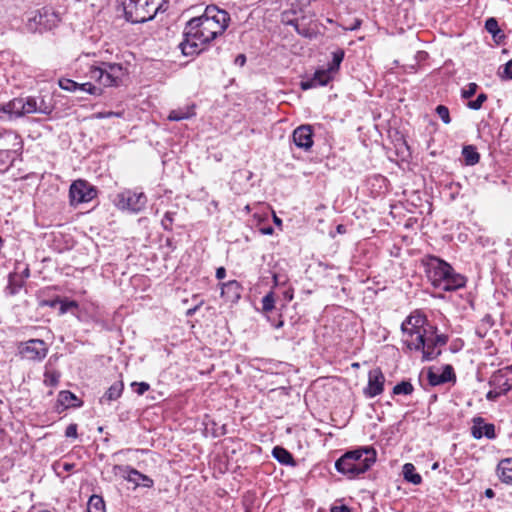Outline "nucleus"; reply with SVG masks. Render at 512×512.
<instances>
[{
    "label": "nucleus",
    "instance_id": "1",
    "mask_svg": "<svg viewBox=\"0 0 512 512\" xmlns=\"http://www.w3.org/2000/svg\"><path fill=\"white\" fill-rule=\"evenodd\" d=\"M230 21L229 14L214 5L207 6L204 13L192 18L184 29V39L179 48L185 56H193L201 51L200 46L210 43L222 35Z\"/></svg>",
    "mask_w": 512,
    "mask_h": 512
},
{
    "label": "nucleus",
    "instance_id": "2",
    "mask_svg": "<svg viewBox=\"0 0 512 512\" xmlns=\"http://www.w3.org/2000/svg\"><path fill=\"white\" fill-rule=\"evenodd\" d=\"M426 274L435 288L454 291L465 286L466 278L454 271L446 261L430 256L426 262Z\"/></svg>",
    "mask_w": 512,
    "mask_h": 512
},
{
    "label": "nucleus",
    "instance_id": "3",
    "mask_svg": "<svg viewBox=\"0 0 512 512\" xmlns=\"http://www.w3.org/2000/svg\"><path fill=\"white\" fill-rule=\"evenodd\" d=\"M376 450L373 447H360L348 451L335 463L336 470L350 479L368 471L376 462Z\"/></svg>",
    "mask_w": 512,
    "mask_h": 512
},
{
    "label": "nucleus",
    "instance_id": "4",
    "mask_svg": "<svg viewBox=\"0 0 512 512\" xmlns=\"http://www.w3.org/2000/svg\"><path fill=\"white\" fill-rule=\"evenodd\" d=\"M167 2V0H121L125 19L133 24L152 20L159 11H165Z\"/></svg>",
    "mask_w": 512,
    "mask_h": 512
},
{
    "label": "nucleus",
    "instance_id": "5",
    "mask_svg": "<svg viewBox=\"0 0 512 512\" xmlns=\"http://www.w3.org/2000/svg\"><path fill=\"white\" fill-rule=\"evenodd\" d=\"M60 18L50 7H43L33 11L27 17L25 28L30 33H42L57 26Z\"/></svg>",
    "mask_w": 512,
    "mask_h": 512
},
{
    "label": "nucleus",
    "instance_id": "6",
    "mask_svg": "<svg viewBox=\"0 0 512 512\" xmlns=\"http://www.w3.org/2000/svg\"><path fill=\"white\" fill-rule=\"evenodd\" d=\"M97 196V189L88 181L78 179L72 182L69 189V199L72 206L92 201Z\"/></svg>",
    "mask_w": 512,
    "mask_h": 512
},
{
    "label": "nucleus",
    "instance_id": "7",
    "mask_svg": "<svg viewBox=\"0 0 512 512\" xmlns=\"http://www.w3.org/2000/svg\"><path fill=\"white\" fill-rule=\"evenodd\" d=\"M147 203V197L143 192L126 190L119 193L115 199V205L121 210H128L133 213L142 211Z\"/></svg>",
    "mask_w": 512,
    "mask_h": 512
},
{
    "label": "nucleus",
    "instance_id": "8",
    "mask_svg": "<svg viewBox=\"0 0 512 512\" xmlns=\"http://www.w3.org/2000/svg\"><path fill=\"white\" fill-rule=\"evenodd\" d=\"M403 342L408 349L421 351L423 361L434 360L441 354V351L437 350V345L432 340V337H428L427 334H419L417 339H404Z\"/></svg>",
    "mask_w": 512,
    "mask_h": 512
},
{
    "label": "nucleus",
    "instance_id": "9",
    "mask_svg": "<svg viewBox=\"0 0 512 512\" xmlns=\"http://www.w3.org/2000/svg\"><path fill=\"white\" fill-rule=\"evenodd\" d=\"M426 322V316L419 311L411 313L401 324V331L406 337L405 339L413 340L414 336L417 339L419 334H427Z\"/></svg>",
    "mask_w": 512,
    "mask_h": 512
},
{
    "label": "nucleus",
    "instance_id": "10",
    "mask_svg": "<svg viewBox=\"0 0 512 512\" xmlns=\"http://www.w3.org/2000/svg\"><path fill=\"white\" fill-rule=\"evenodd\" d=\"M18 350L22 358L30 361H42L48 353L47 344L41 339H30L21 342Z\"/></svg>",
    "mask_w": 512,
    "mask_h": 512
},
{
    "label": "nucleus",
    "instance_id": "11",
    "mask_svg": "<svg viewBox=\"0 0 512 512\" xmlns=\"http://www.w3.org/2000/svg\"><path fill=\"white\" fill-rule=\"evenodd\" d=\"M489 386L500 389L504 394L512 389V365L495 371L489 379Z\"/></svg>",
    "mask_w": 512,
    "mask_h": 512
},
{
    "label": "nucleus",
    "instance_id": "12",
    "mask_svg": "<svg viewBox=\"0 0 512 512\" xmlns=\"http://www.w3.org/2000/svg\"><path fill=\"white\" fill-rule=\"evenodd\" d=\"M385 377L380 368H375L368 373V385L364 388V395L368 398L376 397L384 390Z\"/></svg>",
    "mask_w": 512,
    "mask_h": 512
},
{
    "label": "nucleus",
    "instance_id": "13",
    "mask_svg": "<svg viewBox=\"0 0 512 512\" xmlns=\"http://www.w3.org/2000/svg\"><path fill=\"white\" fill-rule=\"evenodd\" d=\"M294 144L305 151L313 146V130L311 125H301L297 127L292 134Z\"/></svg>",
    "mask_w": 512,
    "mask_h": 512
},
{
    "label": "nucleus",
    "instance_id": "14",
    "mask_svg": "<svg viewBox=\"0 0 512 512\" xmlns=\"http://www.w3.org/2000/svg\"><path fill=\"white\" fill-rule=\"evenodd\" d=\"M334 75L335 73L330 71L328 67L326 69L317 70L312 78L301 82V88L303 90H308L319 86H325L333 79Z\"/></svg>",
    "mask_w": 512,
    "mask_h": 512
},
{
    "label": "nucleus",
    "instance_id": "15",
    "mask_svg": "<svg viewBox=\"0 0 512 512\" xmlns=\"http://www.w3.org/2000/svg\"><path fill=\"white\" fill-rule=\"evenodd\" d=\"M471 434L475 439H481L484 436L488 439H494L496 437L495 426L491 423H486L481 417H476L473 419Z\"/></svg>",
    "mask_w": 512,
    "mask_h": 512
},
{
    "label": "nucleus",
    "instance_id": "16",
    "mask_svg": "<svg viewBox=\"0 0 512 512\" xmlns=\"http://www.w3.org/2000/svg\"><path fill=\"white\" fill-rule=\"evenodd\" d=\"M455 380L456 375L451 365L444 366L441 372H436L433 371L432 369L428 371V381L429 384L432 386H437Z\"/></svg>",
    "mask_w": 512,
    "mask_h": 512
},
{
    "label": "nucleus",
    "instance_id": "17",
    "mask_svg": "<svg viewBox=\"0 0 512 512\" xmlns=\"http://www.w3.org/2000/svg\"><path fill=\"white\" fill-rule=\"evenodd\" d=\"M242 287L236 280H231L221 285V296L227 301L234 303L241 297Z\"/></svg>",
    "mask_w": 512,
    "mask_h": 512
},
{
    "label": "nucleus",
    "instance_id": "18",
    "mask_svg": "<svg viewBox=\"0 0 512 512\" xmlns=\"http://www.w3.org/2000/svg\"><path fill=\"white\" fill-rule=\"evenodd\" d=\"M90 78L99 82L104 87L118 86L119 83L114 78H110V73L102 67H92L90 70Z\"/></svg>",
    "mask_w": 512,
    "mask_h": 512
},
{
    "label": "nucleus",
    "instance_id": "19",
    "mask_svg": "<svg viewBox=\"0 0 512 512\" xmlns=\"http://www.w3.org/2000/svg\"><path fill=\"white\" fill-rule=\"evenodd\" d=\"M24 105L21 98H14L5 105L0 106V120L3 119L2 114H7L9 119L12 117H21L24 115Z\"/></svg>",
    "mask_w": 512,
    "mask_h": 512
},
{
    "label": "nucleus",
    "instance_id": "20",
    "mask_svg": "<svg viewBox=\"0 0 512 512\" xmlns=\"http://www.w3.org/2000/svg\"><path fill=\"white\" fill-rule=\"evenodd\" d=\"M24 283V276L22 274L18 273V271L11 272L8 276V284L5 291L8 295L14 296L19 293Z\"/></svg>",
    "mask_w": 512,
    "mask_h": 512
},
{
    "label": "nucleus",
    "instance_id": "21",
    "mask_svg": "<svg viewBox=\"0 0 512 512\" xmlns=\"http://www.w3.org/2000/svg\"><path fill=\"white\" fill-rule=\"evenodd\" d=\"M497 472L500 480L512 486V458H506L499 462Z\"/></svg>",
    "mask_w": 512,
    "mask_h": 512
},
{
    "label": "nucleus",
    "instance_id": "22",
    "mask_svg": "<svg viewBox=\"0 0 512 512\" xmlns=\"http://www.w3.org/2000/svg\"><path fill=\"white\" fill-rule=\"evenodd\" d=\"M195 115L194 106H184L177 109H173L169 112L168 120L170 121H181L189 119Z\"/></svg>",
    "mask_w": 512,
    "mask_h": 512
},
{
    "label": "nucleus",
    "instance_id": "23",
    "mask_svg": "<svg viewBox=\"0 0 512 512\" xmlns=\"http://www.w3.org/2000/svg\"><path fill=\"white\" fill-rule=\"evenodd\" d=\"M130 474L131 477H129L128 481L134 483L136 486L151 488L154 485V481L150 477L142 474L134 468H132Z\"/></svg>",
    "mask_w": 512,
    "mask_h": 512
},
{
    "label": "nucleus",
    "instance_id": "24",
    "mask_svg": "<svg viewBox=\"0 0 512 512\" xmlns=\"http://www.w3.org/2000/svg\"><path fill=\"white\" fill-rule=\"evenodd\" d=\"M272 455L281 464H285V465H294L295 464L292 454L283 447H280V446L274 447L272 450Z\"/></svg>",
    "mask_w": 512,
    "mask_h": 512
},
{
    "label": "nucleus",
    "instance_id": "25",
    "mask_svg": "<svg viewBox=\"0 0 512 512\" xmlns=\"http://www.w3.org/2000/svg\"><path fill=\"white\" fill-rule=\"evenodd\" d=\"M403 477L406 481L419 485L422 482V477L416 472L415 466L412 463H406L403 466Z\"/></svg>",
    "mask_w": 512,
    "mask_h": 512
},
{
    "label": "nucleus",
    "instance_id": "26",
    "mask_svg": "<svg viewBox=\"0 0 512 512\" xmlns=\"http://www.w3.org/2000/svg\"><path fill=\"white\" fill-rule=\"evenodd\" d=\"M462 156L466 165L473 166L480 160V154L472 145L464 146L462 149Z\"/></svg>",
    "mask_w": 512,
    "mask_h": 512
},
{
    "label": "nucleus",
    "instance_id": "27",
    "mask_svg": "<svg viewBox=\"0 0 512 512\" xmlns=\"http://www.w3.org/2000/svg\"><path fill=\"white\" fill-rule=\"evenodd\" d=\"M103 66L110 73V78H114L120 84L126 73L125 68L119 63H103Z\"/></svg>",
    "mask_w": 512,
    "mask_h": 512
},
{
    "label": "nucleus",
    "instance_id": "28",
    "mask_svg": "<svg viewBox=\"0 0 512 512\" xmlns=\"http://www.w3.org/2000/svg\"><path fill=\"white\" fill-rule=\"evenodd\" d=\"M123 383L121 381L115 382L112 384L109 389L105 392L104 396L102 397L101 401H113L118 399L123 391Z\"/></svg>",
    "mask_w": 512,
    "mask_h": 512
},
{
    "label": "nucleus",
    "instance_id": "29",
    "mask_svg": "<svg viewBox=\"0 0 512 512\" xmlns=\"http://www.w3.org/2000/svg\"><path fill=\"white\" fill-rule=\"evenodd\" d=\"M60 377L61 373L59 371L50 369L49 365L46 364L43 380L46 386L56 387L59 384Z\"/></svg>",
    "mask_w": 512,
    "mask_h": 512
},
{
    "label": "nucleus",
    "instance_id": "30",
    "mask_svg": "<svg viewBox=\"0 0 512 512\" xmlns=\"http://www.w3.org/2000/svg\"><path fill=\"white\" fill-rule=\"evenodd\" d=\"M87 512H105L103 498L98 495H92L87 503Z\"/></svg>",
    "mask_w": 512,
    "mask_h": 512
},
{
    "label": "nucleus",
    "instance_id": "31",
    "mask_svg": "<svg viewBox=\"0 0 512 512\" xmlns=\"http://www.w3.org/2000/svg\"><path fill=\"white\" fill-rule=\"evenodd\" d=\"M74 401H78V398L70 391L64 390L58 395V402L65 407L79 406V404H74Z\"/></svg>",
    "mask_w": 512,
    "mask_h": 512
},
{
    "label": "nucleus",
    "instance_id": "32",
    "mask_svg": "<svg viewBox=\"0 0 512 512\" xmlns=\"http://www.w3.org/2000/svg\"><path fill=\"white\" fill-rule=\"evenodd\" d=\"M485 29L492 34L494 39L502 38L504 35L502 34L501 29L498 26V22L495 18H488L485 22Z\"/></svg>",
    "mask_w": 512,
    "mask_h": 512
},
{
    "label": "nucleus",
    "instance_id": "33",
    "mask_svg": "<svg viewBox=\"0 0 512 512\" xmlns=\"http://www.w3.org/2000/svg\"><path fill=\"white\" fill-rule=\"evenodd\" d=\"M413 385L408 381H402L394 386L393 394L395 395H410L413 392Z\"/></svg>",
    "mask_w": 512,
    "mask_h": 512
},
{
    "label": "nucleus",
    "instance_id": "34",
    "mask_svg": "<svg viewBox=\"0 0 512 512\" xmlns=\"http://www.w3.org/2000/svg\"><path fill=\"white\" fill-rule=\"evenodd\" d=\"M344 58V51L343 50H337L333 52V59L332 62L328 64V68L330 71L334 72L335 74L338 72L341 62Z\"/></svg>",
    "mask_w": 512,
    "mask_h": 512
},
{
    "label": "nucleus",
    "instance_id": "35",
    "mask_svg": "<svg viewBox=\"0 0 512 512\" xmlns=\"http://www.w3.org/2000/svg\"><path fill=\"white\" fill-rule=\"evenodd\" d=\"M131 470H132V467H130L128 465H114L112 467V473L115 476L126 479L127 481L129 479V477H131V474H130Z\"/></svg>",
    "mask_w": 512,
    "mask_h": 512
},
{
    "label": "nucleus",
    "instance_id": "36",
    "mask_svg": "<svg viewBox=\"0 0 512 512\" xmlns=\"http://www.w3.org/2000/svg\"><path fill=\"white\" fill-rule=\"evenodd\" d=\"M22 102L24 105V115L37 113V99L33 97H25L22 98Z\"/></svg>",
    "mask_w": 512,
    "mask_h": 512
},
{
    "label": "nucleus",
    "instance_id": "37",
    "mask_svg": "<svg viewBox=\"0 0 512 512\" xmlns=\"http://www.w3.org/2000/svg\"><path fill=\"white\" fill-rule=\"evenodd\" d=\"M262 310L263 312H270L275 307V297L273 292H269L262 298Z\"/></svg>",
    "mask_w": 512,
    "mask_h": 512
},
{
    "label": "nucleus",
    "instance_id": "38",
    "mask_svg": "<svg viewBox=\"0 0 512 512\" xmlns=\"http://www.w3.org/2000/svg\"><path fill=\"white\" fill-rule=\"evenodd\" d=\"M60 308H59V314L63 315L67 313L71 309H77L79 307L78 303L74 300H67V299H61L59 302Z\"/></svg>",
    "mask_w": 512,
    "mask_h": 512
},
{
    "label": "nucleus",
    "instance_id": "39",
    "mask_svg": "<svg viewBox=\"0 0 512 512\" xmlns=\"http://www.w3.org/2000/svg\"><path fill=\"white\" fill-rule=\"evenodd\" d=\"M58 84L61 89L69 92H75L78 90V83L68 78L59 79Z\"/></svg>",
    "mask_w": 512,
    "mask_h": 512
},
{
    "label": "nucleus",
    "instance_id": "40",
    "mask_svg": "<svg viewBox=\"0 0 512 512\" xmlns=\"http://www.w3.org/2000/svg\"><path fill=\"white\" fill-rule=\"evenodd\" d=\"M175 215H176V212H173V211H167L164 214V217L161 220V225H162L164 230H166V231H171L172 230V225H173V222H174Z\"/></svg>",
    "mask_w": 512,
    "mask_h": 512
},
{
    "label": "nucleus",
    "instance_id": "41",
    "mask_svg": "<svg viewBox=\"0 0 512 512\" xmlns=\"http://www.w3.org/2000/svg\"><path fill=\"white\" fill-rule=\"evenodd\" d=\"M78 90L87 92L91 95H101L102 89L99 87H96L95 85L87 82L83 84H78Z\"/></svg>",
    "mask_w": 512,
    "mask_h": 512
},
{
    "label": "nucleus",
    "instance_id": "42",
    "mask_svg": "<svg viewBox=\"0 0 512 512\" xmlns=\"http://www.w3.org/2000/svg\"><path fill=\"white\" fill-rule=\"evenodd\" d=\"M53 105L50 102H46L44 98L37 101V113L49 115L53 111Z\"/></svg>",
    "mask_w": 512,
    "mask_h": 512
},
{
    "label": "nucleus",
    "instance_id": "43",
    "mask_svg": "<svg viewBox=\"0 0 512 512\" xmlns=\"http://www.w3.org/2000/svg\"><path fill=\"white\" fill-rule=\"evenodd\" d=\"M486 100L487 95L485 93H480L475 100L469 101L467 106L472 110H479Z\"/></svg>",
    "mask_w": 512,
    "mask_h": 512
},
{
    "label": "nucleus",
    "instance_id": "44",
    "mask_svg": "<svg viewBox=\"0 0 512 512\" xmlns=\"http://www.w3.org/2000/svg\"><path fill=\"white\" fill-rule=\"evenodd\" d=\"M436 113L441 118L443 123L449 124L451 122L449 109L444 105H438L436 107Z\"/></svg>",
    "mask_w": 512,
    "mask_h": 512
},
{
    "label": "nucleus",
    "instance_id": "45",
    "mask_svg": "<svg viewBox=\"0 0 512 512\" xmlns=\"http://www.w3.org/2000/svg\"><path fill=\"white\" fill-rule=\"evenodd\" d=\"M478 85L476 83H469L465 89L462 90V98L469 99L475 95Z\"/></svg>",
    "mask_w": 512,
    "mask_h": 512
},
{
    "label": "nucleus",
    "instance_id": "46",
    "mask_svg": "<svg viewBox=\"0 0 512 512\" xmlns=\"http://www.w3.org/2000/svg\"><path fill=\"white\" fill-rule=\"evenodd\" d=\"M132 387L138 395H143L150 388L149 384L146 382H133Z\"/></svg>",
    "mask_w": 512,
    "mask_h": 512
},
{
    "label": "nucleus",
    "instance_id": "47",
    "mask_svg": "<svg viewBox=\"0 0 512 512\" xmlns=\"http://www.w3.org/2000/svg\"><path fill=\"white\" fill-rule=\"evenodd\" d=\"M122 115H123L122 112L108 111V112H97L93 115V117L96 119H104V118H109V117H122Z\"/></svg>",
    "mask_w": 512,
    "mask_h": 512
},
{
    "label": "nucleus",
    "instance_id": "48",
    "mask_svg": "<svg viewBox=\"0 0 512 512\" xmlns=\"http://www.w3.org/2000/svg\"><path fill=\"white\" fill-rule=\"evenodd\" d=\"M501 395H504L503 392H500V389L493 388L486 394V399L489 401L497 400Z\"/></svg>",
    "mask_w": 512,
    "mask_h": 512
},
{
    "label": "nucleus",
    "instance_id": "49",
    "mask_svg": "<svg viewBox=\"0 0 512 512\" xmlns=\"http://www.w3.org/2000/svg\"><path fill=\"white\" fill-rule=\"evenodd\" d=\"M65 436L66 437H77V425L76 424H70L67 426L65 430Z\"/></svg>",
    "mask_w": 512,
    "mask_h": 512
},
{
    "label": "nucleus",
    "instance_id": "50",
    "mask_svg": "<svg viewBox=\"0 0 512 512\" xmlns=\"http://www.w3.org/2000/svg\"><path fill=\"white\" fill-rule=\"evenodd\" d=\"M432 340L437 346H443L447 343L448 337L446 335L440 334L432 337Z\"/></svg>",
    "mask_w": 512,
    "mask_h": 512
},
{
    "label": "nucleus",
    "instance_id": "51",
    "mask_svg": "<svg viewBox=\"0 0 512 512\" xmlns=\"http://www.w3.org/2000/svg\"><path fill=\"white\" fill-rule=\"evenodd\" d=\"M503 73L507 79H512V59L504 65Z\"/></svg>",
    "mask_w": 512,
    "mask_h": 512
},
{
    "label": "nucleus",
    "instance_id": "52",
    "mask_svg": "<svg viewBox=\"0 0 512 512\" xmlns=\"http://www.w3.org/2000/svg\"><path fill=\"white\" fill-rule=\"evenodd\" d=\"M330 512H351L350 508L346 505L332 506Z\"/></svg>",
    "mask_w": 512,
    "mask_h": 512
},
{
    "label": "nucleus",
    "instance_id": "53",
    "mask_svg": "<svg viewBox=\"0 0 512 512\" xmlns=\"http://www.w3.org/2000/svg\"><path fill=\"white\" fill-rule=\"evenodd\" d=\"M59 302H60V298L57 297V298H55L53 300H45V301H43L42 305L54 308V307H56L59 304Z\"/></svg>",
    "mask_w": 512,
    "mask_h": 512
},
{
    "label": "nucleus",
    "instance_id": "54",
    "mask_svg": "<svg viewBox=\"0 0 512 512\" xmlns=\"http://www.w3.org/2000/svg\"><path fill=\"white\" fill-rule=\"evenodd\" d=\"M246 62V57L244 54H239L236 58H235V64L236 65H239V66H243Z\"/></svg>",
    "mask_w": 512,
    "mask_h": 512
},
{
    "label": "nucleus",
    "instance_id": "55",
    "mask_svg": "<svg viewBox=\"0 0 512 512\" xmlns=\"http://www.w3.org/2000/svg\"><path fill=\"white\" fill-rule=\"evenodd\" d=\"M226 276V270L224 267H219L217 270H216V278L221 280L223 279L224 277Z\"/></svg>",
    "mask_w": 512,
    "mask_h": 512
},
{
    "label": "nucleus",
    "instance_id": "56",
    "mask_svg": "<svg viewBox=\"0 0 512 512\" xmlns=\"http://www.w3.org/2000/svg\"><path fill=\"white\" fill-rule=\"evenodd\" d=\"M18 273L22 274L24 276V280L27 279L30 275L29 268L24 267L22 271H18Z\"/></svg>",
    "mask_w": 512,
    "mask_h": 512
},
{
    "label": "nucleus",
    "instance_id": "57",
    "mask_svg": "<svg viewBox=\"0 0 512 512\" xmlns=\"http://www.w3.org/2000/svg\"><path fill=\"white\" fill-rule=\"evenodd\" d=\"M485 496L487 498H493L495 496V493L491 488H488L485 490Z\"/></svg>",
    "mask_w": 512,
    "mask_h": 512
},
{
    "label": "nucleus",
    "instance_id": "58",
    "mask_svg": "<svg viewBox=\"0 0 512 512\" xmlns=\"http://www.w3.org/2000/svg\"><path fill=\"white\" fill-rule=\"evenodd\" d=\"M337 232L339 234H343L346 232V227L343 224H339L336 228Z\"/></svg>",
    "mask_w": 512,
    "mask_h": 512
},
{
    "label": "nucleus",
    "instance_id": "59",
    "mask_svg": "<svg viewBox=\"0 0 512 512\" xmlns=\"http://www.w3.org/2000/svg\"><path fill=\"white\" fill-rule=\"evenodd\" d=\"M261 231L265 235H270V234L273 233V228L272 227H267V228H263Z\"/></svg>",
    "mask_w": 512,
    "mask_h": 512
},
{
    "label": "nucleus",
    "instance_id": "60",
    "mask_svg": "<svg viewBox=\"0 0 512 512\" xmlns=\"http://www.w3.org/2000/svg\"><path fill=\"white\" fill-rule=\"evenodd\" d=\"M284 324L283 320H279L277 323L273 324L275 328H280L282 327Z\"/></svg>",
    "mask_w": 512,
    "mask_h": 512
},
{
    "label": "nucleus",
    "instance_id": "61",
    "mask_svg": "<svg viewBox=\"0 0 512 512\" xmlns=\"http://www.w3.org/2000/svg\"><path fill=\"white\" fill-rule=\"evenodd\" d=\"M274 223H275L276 225H281L282 221H281V219H280V218H278L276 215H274Z\"/></svg>",
    "mask_w": 512,
    "mask_h": 512
},
{
    "label": "nucleus",
    "instance_id": "62",
    "mask_svg": "<svg viewBox=\"0 0 512 512\" xmlns=\"http://www.w3.org/2000/svg\"><path fill=\"white\" fill-rule=\"evenodd\" d=\"M72 467H73V465H72V464H67V463H66V464L64 465V469H65L66 471H70V470L72 469Z\"/></svg>",
    "mask_w": 512,
    "mask_h": 512
},
{
    "label": "nucleus",
    "instance_id": "63",
    "mask_svg": "<svg viewBox=\"0 0 512 512\" xmlns=\"http://www.w3.org/2000/svg\"><path fill=\"white\" fill-rule=\"evenodd\" d=\"M196 309H197L196 307H195V308H193V309H189V310L187 311V315H188V316H191V315L196 311Z\"/></svg>",
    "mask_w": 512,
    "mask_h": 512
},
{
    "label": "nucleus",
    "instance_id": "64",
    "mask_svg": "<svg viewBox=\"0 0 512 512\" xmlns=\"http://www.w3.org/2000/svg\"><path fill=\"white\" fill-rule=\"evenodd\" d=\"M273 279H274L275 284L277 285L279 283V279L276 274L273 276Z\"/></svg>",
    "mask_w": 512,
    "mask_h": 512
}]
</instances>
